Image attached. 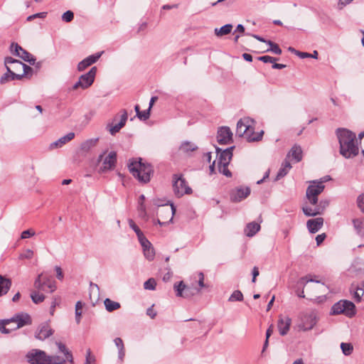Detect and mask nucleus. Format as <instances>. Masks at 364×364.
<instances>
[{"instance_id": "obj_22", "label": "nucleus", "mask_w": 364, "mask_h": 364, "mask_svg": "<svg viewBox=\"0 0 364 364\" xmlns=\"http://www.w3.org/2000/svg\"><path fill=\"white\" fill-rule=\"evenodd\" d=\"M128 118L127 112L125 109L122 110V115L120 122L114 125H109V132L111 134L114 135L117 132H118L126 124V122Z\"/></svg>"}, {"instance_id": "obj_27", "label": "nucleus", "mask_w": 364, "mask_h": 364, "mask_svg": "<svg viewBox=\"0 0 364 364\" xmlns=\"http://www.w3.org/2000/svg\"><path fill=\"white\" fill-rule=\"evenodd\" d=\"M263 134V131L255 132V125H252V131L249 132L245 139L249 142L259 141L262 140Z\"/></svg>"}, {"instance_id": "obj_20", "label": "nucleus", "mask_w": 364, "mask_h": 364, "mask_svg": "<svg viewBox=\"0 0 364 364\" xmlns=\"http://www.w3.org/2000/svg\"><path fill=\"white\" fill-rule=\"evenodd\" d=\"M7 72L4 73L0 78V84H5L11 80L22 79V75H19L18 73H14L11 68L5 63Z\"/></svg>"}, {"instance_id": "obj_6", "label": "nucleus", "mask_w": 364, "mask_h": 364, "mask_svg": "<svg viewBox=\"0 0 364 364\" xmlns=\"http://www.w3.org/2000/svg\"><path fill=\"white\" fill-rule=\"evenodd\" d=\"M317 323V314L314 310L307 311L300 316L299 329L306 331L312 329Z\"/></svg>"}, {"instance_id": "obj_45", "label": "nucleus", "mask_w": 364, "mask_h": 364, "mask_svg": "<svg viewBox=\"0 0 364 364\" xmlns=\"http://www.w3.org/2000/svg\"><path fill=\"white\" fill-rule=\"evenodd\" d=\"M243 300V294L239 290H235L229 298L230 301H241Z\"/></svg>"}, {"instance_id": "obj_52", "label": "nucleus", "mask_w": 364, "mask_h": 364, "mask_svg": "<svg viewBox=\"0 0 364 364\" xmlns=\"http://www.w3.org/2000/svg\"><path fill=\"white\" fill-rule=\"evenodd\" d=\"M308 282H316V283H320L321 282L319 280H317L316 279H308L307 277H301L299 280V283L302 284L304 285V287L306 285Z\"/></svg>"}, {"instance_id": "obj_21", "label": "nucleus", "mask_w": 364, "mask_h": 364, "mask_svg": "<svg viewBox=\"0 0 364 364\" xmlns=\"http://www.w3.org/2000/svg\"><path fill=\"white\" fill-rule=\"evenodd\" d=\"M323 225V219L322 218H316L310 219L306 223V226L311 233L317 232Z\"/></svg>"}, {"instance_id": "obj_37", "label": "nucleus", "mask_w": 364, "mask_h": 364, "mask_svg": "<svg viewBox=\"0 0 364 364\" xmlns=\"http://www.w3.org/2000/svg\"><path fill=\"white\" fill-rule=\"evenodd\" d=\"M331 314L333 315H338L341 314H345V307L343 306V300L339 301L333 305Z\"/></svg>"}, {"instance_id": "obj_35", "label": "nucleus", "mask_w": 364, "mask_h": 364, "mask_svg": "<svg viewBox=\"0 0 364 364\" xmlns=\"http://www.w3.org/2000/svg\"><path fill=\"white\" fill-rule=\"evenodd\" d=\"M343 306L345 307V315L351 317L355 314V304L347 300H343Z\"/></svg>"}, {"instance_id": "obj_63", "label": "nucleus", "mask_w": 364, "mask_h": 364, "mask_svg": "<svg viewBox=\"0 0 364 364\" xmlns=\"http://www.w3.org/2000/svg\"><path fill=\"white\" fill-rule=\"evenodd\" d=\"M259 269L257 267H255L252 269V282H255L256 277L259 275Z\"/></svg>"}, {"instance_id": "obj_38", "label": "nucleus", "mask_w": 364, "mask_h": 364, "mask_svg": "<svg viewBox=\"0 0 364 364\" xmlns=\"http://www.w3.org/2000/svg\"><path fill=\"white\" fill-rule=\"evenodd\" d=\"M47 284V282L45 281V277L43 276V274H41L38 276L34 282V287L38 290H45V284Z\"/></svg>"}, {"instance_id": "obj_25", "label": "nucleus", "mask_w": 364, "mask_h": 364, "mask_svg": "<svg viewBox=\"0 0 364 364\" xmlns=\"http://www.w3.org/2000/svg\"><path fill=\"white\" fill-rule=\"evenodd\" d=\"M75 137V133L69 132L66 135L60 137L57 141H54L50 144V148H58L61 147L63 145L65 144L67 142L71 141Z\"/></svg>"}, {"instance_id": "obj_18", "label": "nucleus", "mask_w": 364, "mask_h": 364, "mask_svg": "<svg viewBox=\"0 0 364 364\" xmlns=\"http://www.w3.org/2000/svg\"><path fill=\"white\" fill-rule=\"evenodd\" d=\"M6 65H8L9 63H14L16 67H18L19 69H22L21 70L23 73L21 74H18L19 75H22V78L23 77L28 76L29 74H32L33 69L30 66L26 65L25 63H23L18 60H16L12 58L11 57H7L5 58V62Z\"/></svg>"}, {"instance_id": "obj_50", "label": "nucleus", "mask_w": 364, "mask_h": 364, "mask_svg": "<svg viewBox=\"0 0 364 364\" xmlns=\"http://www.w3.org/2000/svg\"><path fill=\"white\" fill-rule=\"evenodd\" d=\"M258 60H260V61H262V62H264L265 63H273L276 60H277L278 59L275 58H273L272 56H269V55H263V56L259 57Z\"/></svg>"}, {"instance_id": "obj_10", "label": "nucleus", "mask_w": 364, "mask_h": 364, "mask_svg": "<svg viewBox=\"0 0 364 364\" xmlns=\"http://www.w3.org/2000/svg\"><path fill=\"white\" fill-rule=\"evenodd\" d=\"M255 124V120L250 117L240 119L237 123L236 134L246 138L249 132L252 131V125Z\"/></svg>"}, {"instance_id": "obj_44", "label": "nucleus", "mask_w": 364, "mask_h": 364, "mask_svg": "<svg viewBox=\"0 0 364 364\" xmlns=\"http://www.w3.org/2000/svg\"><path fill=\"white\" fill-rule=\"evenodd\" d=\"M143 251H144V255L145 257L148 260L151 261L154 259L155 252H154V248L151 247V245L149 247L143 248Z\"/></svg>"}, {"instance_id": "obj_55", "label": "nucleus", "mask_w": 364, "mask_h": 364, "mask_svg": "<svg viewBox=\"0 0 364 364\" xmlns=\"http://www.w3.org/2000/svg\"><path fill=\"white\" fill-rule=\"evenodd\" d=\"M138 118L141 120H146L150 117V110L146 109L140 112V114H138Z\"/></svg>"}, {"instance_id": "obj_51", "label": "nucleus", "mask_w": 364, "mask_h": 364, "mask_svg": "<svg viewBox=\"0 0 364 364\" xmlns=\"http://www.w3.org/2000/svg\"><path fill=\"white\" fill-rule=\"evenodd\" d=\"M129 227L136 232V235H141L142 232L139 228V227L135 224L133 220L130 219L129 220Z\"/></svg>"}, {"instance_id": "obj_28", "label": "nucleus", "mask_w": 364, "mask_h": 364, "mask_svg": "<svg viewBox=\"0 0 364 364\" xmlns=\"http://www.w3.org/2000/svg\"><path fill=\"white\" fill-rule=\"evenodd\" d=\"M260 229L259 224L252 222L247 225L245 228V234L247 237L254 236Z\"/></svg>"}, {"instance_id": "obj_33", "label": "nucleus", "mask_w": 364, "mask_h": 364, "mask_svg": "<svg viewBox=\"0 0 364 364\" xmlns=\"http://www.w3.org/2000/svg\"><path fill=\"white\" fill-rule=\"evenodd\" d=\"M11 285V282L9 279H5L4 277L0 275V296L8 292Z\"/></svg>"}, {"instance_id": "obj_31", "label": "nucleus", "mask_w": 364, "mask_h": 364, "mask_svg": "<svg viewBox=\"0 0 364 364\" xmlns=\"http://www.w3.org/2000/svg\"><path fill=\"white\" fill-rule=\"evenodd\" d=\"M98 140V138H93L83 141L80 144V149L84 152L89 151L92 148L96 146Z\"/></svg>"}, {"instance_id": "obj_12", "label": "nucleus", "mask_w": 364, "mask_h": 364, "mask_svg": "<svg viewBox=\"0 0 364 364\" xmlns=\"http://www.w3.org/2000/svg\"><path fill=\"white\" fill-rule=\"evenodd\" d=\"M154 205L161 207L158 209L157 214L161 218L162 220L168 221V223L172 221L176 212V208L173 204H171L170 206H168L167 204L159 205L158 203H156V201H155Z\"/></svg>"}, {"instance_id": "obj_56", "label": "nucleus", "mask_w": 364, "mask_h": 364, "mask_svg": "<svg viewBox=\"0 0 364 364\" xmlns=\"http://www.w3.org/2000/svg\"><path fill=\"white\" fill-rule=\"evenodd\" d=\"M33 256V252L31 250H26L24 252L21 254L20 258L21 259H31Z\"/></svg>"}, {"instance_id": "obj_8", "label": "nucleus", "mask_w": 364, "mask_h": 364, "mask_svg": "<svg viewBox=\"0 0 364 364\" xmlns=\"http://www.w3.org/2000/svg\"><path fill=\"white\" fill-rule=\"evenodd\" d=\"M97 73V68L92 67L89 72L87 73L82 75L79 79L78 81L76 82L73 86V90H77L79 87L85 90L90 87L92 83L94 82L95 75Z\"/></svg>"}, {"instance_id": "obj_46", "label": "nucleus", "mask_w": 364, "mask_h": 364, "mask_svg": "<svg viewBox=\"0 0 364 364\" xmlns=\"http://www.w3.org/2000/svg\"><path fill=\"white\" fill-rule=\"evenodd\" d=\"M156 282L154 278H150L144 284V288L148 290H154L156 289Z\"/></svg>"}, {"instance_id": "obj_2", "label": "nucleus", "mask_w": 364, "mask_h": 364, "mask_svg": "<svg viewBox=\"0 0 364 364\" xmlns=\"http://www.w3.org/2000/svg\"><path fill=\"white\" fill-rule=\"evenodd\" d=\"M336 134L340 145V154L346 159L353 158L359 153L355 134L345 129L338 128Z\"/></svg>"}, {"instance_id": "obj_41", "label": "nucleus", "mask_w": 364, "mask_h": 364, "mask_svg": "<svg viewBox=\"0 0 364 364\" xmlns=\"http://www.w3.org/2000/svg\"><path fill=\"white\" fill-rule=\"evenodd\" d=\"M83 307V304L78 301H77L75 304V321L77 323H80L81 321V316H82V309Z\"/></svg>"}, {"instance_id": "obj_1", "label": "nucleus", "mask_w": 364, "mask_h": 364, "mask_svg": "<svg viewBox=\"0 0 364 364\" xmlns=\"http://www.w3.org/2000/svg\"><path fill=\"white\" fill-rule=\"evenodd\" d=\"M324 181H313L306 188V201L302 207V211L306 216L313 217L321 215L329 205L328 199L318 200V196L323 191Z\"/></svg>"}, {"instance_id": "obj_61", "label": "nucleus", "mask_w": 364, "mask_h": 364, "mask_svg": "<svg viewBox=\"0 0 364 364\" xmlns=\"http://www.w3.org/2000/svg\"><path fill=\"white\" fill-rule=\"evenodd\" d=\"M326 237V236L325 233H323V234H321V235H318L316 237V241L317 245H320L323 242V240H325Z\"/></svg>"}, {"instance_id": "obj_64", "label": "nucleus", "mask_w": 364, "mask_h": 364, "mask_svg": "<svg viewBox=\"0 0 364 364\" xmlns=\"http://www.w3.org/2000/svg\"><path fill=\"white\" fill-rule=\"evenodd\" d=\"M146 314L148 316H149L151 318H154L156 316V313L154 311L152 307H150L147 309Z\"/></svg>"}, {"instance_id": "obj_40", "label": "nucleus", "mask_w": 364, "mask_h": 364, "mask_svg": "<svg viewBox=\"0 0 364 364\" xmlns=\"http://www.w3.org/2000/svg\"><path fill=\"white\" fill-rule=\"evenodd\" d=\"M31 298L33 303L40 304L45 299V296L37 291H33L31 294Z\"/></svg>"}, {"instance_id": "obj_53", "label": "nucleus", "mask_w": 364, "mask_h": 364, "mask_svg": "<svg viewBox=\"0 0 364 364\" xmlns=\"http://www.w3.org/2000/svg\"><path fill=\"white\" fill-rule=\"evenodd\" d=\"M33 235H35V232L33 230L29 229L21 232V238L26 239Z\"/></svg>"}, {"instance_id": "obj_60", "label": "nucleus", "mask_w": 364, "mask_h": 364, "mask_svg": "<svg viewBox=\"0 0 364 364\" xmlns=\"http://www.w3.org/2000/svg\"><path fill=\"white\" fill-rule=\"evenodd\" d=\"M198 285L200 288L205 287V285L204 284V274L203 272H199L198 274Z\"/></svg>"}, {"instance_id": "obj_34", "label": "nucleus", "mask_w": 364, "mask_h": 364, "mask_svg": "<svg viewBox=\"0 0 364 364\" xmlns=\"http://www.w3.org/2000/svg\"><path fill=\"white\" fill-rule=\"evenodd\" d=\"M291 168V165L287 160H285L282 164L281 168H279L277 175V179H279L284 176H285L289 170Z\"/></svg>"}, {"instance_id": "obj_5", "label": "nucleus", "mask_w": 364, "mask_h": 364, "mask_svg": "<svg viewBox=\"0 0 364 364\" xmlns=\"http://www.w3.org/2000/svg\"><path fill=\"white\" fill-rule=\"evenodd\" d=\"M234 149L235 146H230L225 150L216 148V151L218 153L217 164L218 171L227 177H230L232 176V173L229 171L228 166L232 159V150Z\"/></svg>"}, {"instance_id": "obj_39", "label": "nucleus", "mask_w": 364, "mask_h": 364, "mask_svg": "<svg viewBox=\"0 0 364 364\" xmlns=\"http://www.w3.org/2000/svg\"><path fill=\"white\" fill-rule=\"evenodd\" d=\"M47 364H64L67 360L66 358L59 355H48Z\"/></svg>"}, {"instance_id": "obj_4", "label": "nucleus", "mask_w": 364, "mask_h": 364, "mask_svg": "<svg viewBox=\"0 0 364 364\" xmlns=\"http://www.w3.org/2000/svg\"><path fill=\"white\" fill-rule=\"evenodd\" d=\"M31 318L28 314L21 313L10 319L0 321V331L9 333L13 330L31 324Z\"/></svg>"}, {"instance_id": "obj_13", "label": "nucleus", "mask_w": 364, "mask_h": 364, "mask_svg": "<svg viewBox=\"0 0 364 364\" xmlns=\"http://www.w3.org/2000/svg\"><path fill=\"white\" fill-rule=\"evenodd\" d=\"M250 194V188L249 187H237L230 192V200L232 202H240L246 198Z\"/></svg>"}, {"instance_id": "obj_48", "label": "nucleus", "mask_w": 364, "mask_h": 364, "mask_svg": "<svg viewBox=\"0 0 364 364\" xmlns=\"http://www.w3.org/2000/svg\"><path fill=\"white\" fill-rule=\"evenodd\" d=\"M73 18L74 14L72 11H67L62 16V20L66 23L72 21Z\"/></svg>"}, {"instance_id": "obj_58", "label": "nucleus", "mask_w": 364, "mask_h": 364, "mask_svg": "<svg viewBox=\"0 0 364 364\" xmlns=\"http://www.w3.org/2000/svg\"><path fill=\"white\" fill-rule=\"evenodd\" d=\"M114 342L119 350L124 348V343H123V341L122 340V338H116L114 340Z\"/></svg>"}, {"instance_id": "obj_15", "label": "nucleus", "mask_w": 364, "mask_h": 364, "mask_svg": "<svg viewBox=\"0 0 364 364\" xmlns=\"http://www.w3.org/2000/svg\"><path fill=\"white\" fill-rule=\"evenodd\" d=\"M218 141L220 144H228L232 140V133L228 127H222L218 131Z\"/></svg>"}, {"instance_id": "obj_36", "label": "nucleus", "mask_w": 364, "mask_h": 364, "mask_svg": "<svg viewBox=\"0 0 364 364\" xmlns=\"http://www.w3.org/2000/svg\"><path fill=\"white\" fill-rule=\"evenodd\" d=\"M104 304L105 306V309L109 312H112L115 310H117L120 308V304L119 302L112 301L110 299H105L104 301Z\"/></svg>"}, {"instance_id": "obj_62", "label": "nucleus", "mask_w": 364, "mask_h": 364, "mask_svg": "<svg viewBox=\"0 0 364 364\" xmlns=\"http://www.w3.org/2000/svg\"><path fill=\"white\" fill-rule=\"evenodd\" d=\"M55 270L56 272L57 278L60 280H62L64 276L61 268L60 267L56 266Z\"/></svg>"}, {"instance_id": "obj_7", "label": "nucleus", "mask_w": 364, "mask_h": 364, "mask_svg": "<svg viewBox=\"0 0 364 364\" xmlns=\"http://www.w3.org/2000/svg\"><path fill=\"white\" fill-rule=\"evenodd\" d=\"M173 182V191L178 197H181L184 194H190L192 192L182 175L174 174Z\"/></svg>"}, {"instance_id": "obj_11", "label": "nucleus", "mask_w": 364, "mask_h": 364, "mask_svg": "<svg viewBox=\"0 0 364 364\" xmlns=\"http://www.w3.org/2000/svg\"><path fill=\"white\" fill-rule=\"evenodd\" d=\"M104 154H100L98 161L103 160L100 171L106 172L114 168L117 162V154L114 151L109 152L104 159Z\"/></svg>"}, {"instance_id": "obj_26", "label": "nucleus", "mask_w": 364, "mask_h": 364, "mask_svg": "<svg viewBox=\"0 0 364 364\" xmlns=\"http://www.w3.org/2000/svg\"><path fill=\"white\" fill-rule=\"evenodd\" d=\"M173 287L176 291L177 296H183V297L188 296V295H189L188 292H189L190 288L186 287L184 284L183 282L181 281V282H178V284H175Z\"/></svg>"}, {"instance_id": "obj_17", "label": "nucleus", "mask_w": 364, "mask_h": 364, "mask_svg": "<svg viewBox=\"0 0 364 364\" xmlns=\"http://www.w3.org/2000/svg\"><path fill=\"white\" fill-rule=\"evenodd\" d=\"M291 319L287 316L280 315L277 323V328L281 336H285L289 331Z\"/></svg>"}, {"instance_id": "obj_59", "label": "nucleus", "mask_w": 364, "mask_h": 364, "mask_svg": "<svg viewBox=\"0 0 364 364\" xmlns=\"http://www.w3.org/2000/svg\"><path fill=\"white\" fill-rule=\"evenodd\" d=\"M139 211L140 212V216L144 218L146 216V207L144 203H140L138 207Z\"/></svg>"}, {"instance_id": "obj_54", "label": "nucleus", "mask_w": 364, "mask_h": 364, "mask_svg": "<svg viewBox=\"0 0 364 364\" xmlns=\"http://www.w3.org/2000/svg\"><path fill=\"white\" fill-rule=\"evenodd\" d=\"M95 361V357L91 355V351L90 349H88L87 350L86 360L85 364H93Z\"/></svg>"}, {"instance_id": "obj_24", "label": "nucleus", "mask_w": 364, "mask_h": 364, "mask_svg": "<svg viewBox=\"0 0 364 364\" xmlns=\"http://www.w3.org/2000/svg\"><path fill=\"white\" fill-rule=\"evenodd\" d=\"M350 289L353 291V299L355 301L360 302L364 294V282H360L358 285L353 284Z\"/></svg>"}, {"instance_id": "obj_9", "label": "nucleus", "mask_w": 364, "mask_h": 364, "mask_svg": "<svg viewBox=\"0 0 364 364\" xmlns=\"http://www.w3.org/2000/svg\"><path fill=\"white\" fill-rule=\"evenodd\" d=\"M29 364H47L48 355L43 350L32 349L26 355Z\"/></svg>"}, {"instance_id": "obj_29", "label": "nucleus", "mask_w": 364, "mask_h": 364, "mask_svg": "<svg viewBox=\"0 0 364 364\" xmlns=\"http://www.w3.org/2000/svg\"><path fill=\"white\" fill-rule=\"evenodd\" d=\"M55 344L58 346L59 351L64 354V356L66 358L67 360L73 364V358L71 352L61 342H56Z\"/></svg>"}, {"instance_id": "obj_32", "label": "nucleus", "mask_w": 364, "mask_h": 364, "mask_svg": "<svg viewBox=\"0 0 364 364\" xmlns=\"http://www.w3.org/2000/svg\"><path fill=\"white\" fill-rule=\"evenodd\" d=\"M287 156H291L296 162L300 161L302 158V151L301 147L296 145L294 146Z\"/></svg>"}, {"instance_id": "obj_30", "label": "nucleus", "mask_w": 364, "mask_h": 364, "mask_svg": "<svg viewBox=\"0 0 364 364\" xmlns=\"http://www.w3.org/2000/svg\"><path fill=\"white\" fill-rule=\"evenodd\" d=\"M232 29V25L230 23L225 24L220 28H215L214 29V33L218 37H222L231 33Z\"/></svg>"}, {"instance_id": "obj_16", "label": "nucleus", "mask_w": 364, "mask_h": 364, "mask_svg": "<svg viewBox=\"0 0 364 364\" xmlns=\"http://www.w3.org/2000/svg\"><path fill=\"white\" fill-rule=\"evenodd\" d=\"M103 52L97 53L94 55H91L85 59H83L82 61H80L77 65V70L79 72H82L85 70L87 68L90 66L91 65L96 63L98 59L101 57Z\"/></svg>"}, {"instance_id": "obj_43", "label": "nucleus", "mask_w": 364, "mask_h": 364, "mask_svg": "<svg viewBox=\"0 0 364 364\" xmlns=\"http://www.w3.org/2000/svg\"><path fill=\"white\" fill-rule=\"evenodd\" d=\"M341 348L345 355H350L353 350V346L350 343H341Z\"/></svg>"}, {"instance_id": "obj_19", "label": "nucleus", "mask_w": 364, "mask_h": 364, "mask_svg": "<svg viewBox=\"0 0 364 364\" xmlns=\"http://www.w3.org/2000/svg\"><path fill=\"white\" fill-rule=\"evenodd\" d=\"M53 333V329L47 323H42L38 327L35 337L39 340H45Z\"/></svg>"}, {"instance_id": "obj_49", "label": "nucleus", "mask_w": 364, "mask_h": 364, "mask_svg": "<svg viewBox=\"0 0 364 364\" xmlns=\"http://www.w3.org/2000/svg\"><path fill=\"white\" fill-rule=\"evenodd\" d=\"M45 281L47 284H45V287H47L50 289V292H53L56 289V285L54 281H52L50 278L45 277Z\"/></svg>"}, {"instance_id": "obj_42", "label": "nucleus", "mask_w": 364, "mask_h": 364, "mask_svg": "<svg viewBox=\"0 0 364 364\" xmlns=\"http://www.w3.org/2000/svg\"><path fill=\"white\" fill-rule=\"evenodd\" d=\"M267 45H269V48L267 50V51H271L274 54H277V55H280L282 54V49L279 47V46L271 41H267Z\"/></svg>"}, {"instance_id": "obj_57", "label": "nucleus", "mask_w": 364, "mask_h": 364, "mask_svg": "<svg viewBox=\"0 0 364 364\" xmlns=\"http://www.w3.org/2000/svg\"><path fill=\"white\" fill-rule=\"evenodd\" d=\"M357 203L360 210L364 213V194L358 197Z\"/></svg>"}, {"instance_id": "obj_47", "label": "nucleus", "mask_w": 364, "mask_h": 364, "mask_svg": "<svg viewBox=\"0 0 364 364\" xmlns=\"http://www.w3.org/2000/svg\"><path fill=\"white\" fill-rule=\"evenodd\" d=\"M138 240L143 248L151 246L150 242L146 238L143 232L137 236Z\"/></svg>"}, {"instance_id": "obj_14", "label": "nucleus", "mask_w": 364, "mask_h": 364, "mask_svg": "<svg viewBox=\"0 0 364 364\" xmlns=\"http://www.w3.org/2000/svg\"><path fill=\"white\" fill-rule=\"evenodd\" d=\"M11 48L12 50H14L15 54L24 61L29 63L31 65L35 63L36 58L31 53L22 48L18 43H12Z\"/></svg>"}, {"instance_id": "obj_3", "label": "nucleus", "mask_w": 364, "mask_h": 364, "mask_svg": "<svg viewBox=\"0 0 364 364\" xmlns=\"http://www.w3.org/2000/svg\"><path fill=\"white\" fill-rule=\"evenodd\" d=\"M128 168L132 176L139 182L148 183L151 179L153 168L151 164L143 163L141 159H133L129 161Z\"/></svg>"}, {"instance_id": "obj_23", "label": "nucleus", "mask_w": 364, "mask_h": 364, "mask_svg": "<svg viewBox=\"0 0 364 364\" xmlns=\"http://www.w3.org/2000/svg\"><path fill=\"white\" fill-rule=\"evenodd\" d=\"M198 147L195 143L189 141H183L179 146V151L187 156H190L192 152L198 150Z\"/></svg>"}]
</instances>
